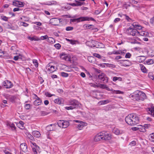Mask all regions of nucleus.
I'll return each mask as SVG.
<instances>
[{"mask_svg": "<svg viewBox=\"0 0 154 154\" xmlns=\"http://www.w3.org/2000/svg\"><path fill=\"white\" fill-rule=\"evenodd\" d=\"M112 135L108 132L103 131L97 134L94 137V140L96 141L100 140H111Z\"/></svg>", "mask_w": 154, "mask_h": 154, "instance_id": "f257e3e1", "label": "nucleus"}, {"mask_svg": "<svg viewBox=\"0 0 154 154\" xmlns=\"http://www.w3.org/2000/svg\"><path fill=\"white\" fill-rule=\"evenodd\" d=\"M127 123L130 125H134L139 122V118L136 115L133 114L128 115L125 118Z\"/></svg>", "mask_w": 154, "mask_h": 154, "instance_id": "f03ea898", "label": "nucleus"}, {"mask_svg": "<svg viewBox=\"0 0 154 154\" xmlns=\"http://www.w3.org/2000/svg\"><path fill=\"white\" fill-rule=\"evenodd\" d=\"M130 96L134 100L140 101H143L146 98V95L143 92L137 91L131 94Z\"/></svg>", "mask_w": 154, "mask_h": 154, "instance_id": "7ed1b4c3", "label": "nucleus"}, {"mask_svg": "<svg viewBox=\"0 0 154 154\" xmlns=\"http://www.w3.org/2000/svg\"><path fill=\"white\" fill-rule=\"evenodd\" d=\"M90 20L95 21V19L93 18L89 17H81L77 19H71L70 21L72 22H79L85 21H89Z\"/></svg>", "mask_w": 154, "mask_h": 154, "instance_id": "20e7f679", "label": "nucleus"}, {"mask_svg": "<svg viewBox=\"0 0 154 154\" xmlns=\"http://www.w3.org/2000/svg\"><path fill=\"white\" fill-rule=\"evenodd\" d=\"M68 105H70L74 108L76 109L79 107V102L75 99H70L68 101Z\"/></svg>", "mask_w": 154, "mask_h": 154, "instance_id": "39448f33", "label": "nucleus"}, {"mask_svg": "<svg viewBox=\"0 0 154 154\" xmlns=\"http://www.w3.org/2000/svg\"><path fill=\"white\" fill-rule=\"evenodd\" d=\"M57 124L60 127L63 128H66L69 125V121L65 120H60L57 122Z\"/></svg>", "mask_w": 154, "mask_h": 154, "instance_id": "423d86ee", "label": "nucleus"}, {"mask_svg": "<svg viewBox=\"0 0 154 154\" xmlns=\"http://www.w3.org/2000/svg\"><path fill=\"white\" fill-rule=\"evenodd\" d=\"M127 32L128 35H131L133 36H137L139 34V32L137 29L130 27L127 30Z\"/></svg>", "mask_w": 154, "mask_h": 154, "instance_id": "0eeeda50", "label": "nucleus"}, {"mask_svg": "<svg viewBox=\"0 0 154 154\" xmlns=\"http://www.w3.org/2000/svg\"><path fill=\"white\" fill-rule=\"evenodd\" d=\"M97 78L100 80L101 82L106 83L108 82V78L106 75L103 73H101L98 75Z\"/></svg>", "mask_w": 154, "mask_h": 154, "instance_id": "6e6552de", "label": "nucleus"}, {"mask_svg": "<svg viewBox=\"0 0 154 154\" xmlns=\"http://www.w3.org/2000/svg\"><path fill=\"white\" fill-rule=\"evenodd\" d=\"M33 94L35 96L34 97L35 100L33 102L34 104L36 106H38L41 104L42 103V100L35 94Z\"/></svg>", "mask_w": 154, "mask_h": 154, "instance_id": "1a4fd4ad", "label": "nucleus"}, {"mask_svg": "<svg viewBox=\"0 0 154 154\" xmlns=\"http://www.w3.org/2000/svg\"><path fill=\"white\" fill-rule=\"evenodd\" d=\"M97 43L98 44L97 42L93 40L89 41L86 42L87 45L91 48L96 47Z\"/></svg>", "mask_w": 154, "mask_h": 154, "instance_id": "9d476101", "label": "nucleus"}, {"mask_svg": "<svg viewBox=\"0 0 154 154\" xmlns=\"http://www.w3.org/2000/svg\"><path fill=\"white\" fill-rule=\"evenodd\" d=\"M59 19L57 18H51L50 20V23L54 26H57L60 23L59 21Z\"/></svg>", "mask_w": 154, "mask_h": 154, "instance_id": "9b49d317", "label": "nucleus"}, {"mask_svg": "<svg viewBox=\"0 0 154 154\" xmlns=\"http://www.w3.org/2000/svg\"><path fill=\"white\" fill-rule=\"evenodd\" d=\"M3 85L6 88H9L12 87L13 85L10 81L5 80L3 82Z\"/></svg>", "mask_w": 154, "mask_h": 154, "instance_id": "f8f14e48", "label": "nucleus"}, {"mask_svg": "<svg viewBox=\"0 0 154 154\" xmlns=\"http://www.w3.org/2000/svg\"><path fill=\"white\" fill-rule=\"evenodd\" d=\"M20 147L23 152H26L27 151V146L25 143H23L21 144L20 145Z\"/></svg>", "mask_w": 154, "mask_h": 154, "instance_id": "ddd939ff", "label": "nucleus"}, {"mask_svg": "<svg viewBox=\"0 0 154 154\" xmlns=\"http://www.w3.org/2000/svg\"><path fill=\"white\" fill-rule=\"evenodd\" d=\"M75 3H70L69 4L70 5L73 6H81L84 5V2H81L77 1H75Z\"/></svg>", "mask_w": 154, "mask_h": 154, "instance_id": "4468645a", "label": "nucleus"}, {"mask_svg": "<svg viewBox=\"0 0 154 154\" xmlns=\"http://www.w3.org/2000/svg\"><path fill=\"white\" fill-rule=\"evenodd\" d=\"M57 4V2L54 0L48 1L43 3V5H55Z\"/></svg>", "mask_w": 154, "mask_h": 154, "instance_id": "2eb2a0df", "label": "nucleus"}, {"mask_svg": "<svg viewBox=\"0 0 154 154\" xmlns=\"http://www.w3.org/2000/svg\"><path fill=\"white\" fill-rule=\"evenodd\" d=\"M64 100L63 99L61 98H58L55 99L54 100V102L57 104H63V103Z\"/></svg>", "mask_w": 154, "mask_h": 154, "instance_id": "dca6fc26", "label": "nucleus"}, {"mask_svg": "<svg viewBox=\"0 0 154 154\" xmlns=\"http://www.w3.org/2000/svg\"><path fill=\"white\" fill-rule=\"evenodd\" d=\"M24 132L25 134L27 135L28 137L29 138L31 141H33L34 140V138L33 136L30 134L27 131L26 129L24 130Z\"/></svg>", "mask_w": 154, "mask_h": 154, "instance_id": "f3484780", "label": "nucleus"}, {"mask_svg": "<svg viewBox=\"0 0 154 154\" xmlns=\"http://www.w3.org/2000/svg\"><path fill=\"white\" fill-rule=\"evenodd\" d=\"M113 132L117 135H119L123 133V131H120L119 129L115 128L113 129Z\"/></svg>", "mask_w": 154, "mask_h": 154, "instance_id": "a211bd4d", "label": "nucleus"}, {"mask_svg": "<svg viewBox=\"0 0 154 154\" xmlns=\"http://www.w3.org/2000/svg\"><path fill=\"white\" fill-rule=\"evenodd\" d=\"M86 125V123L82 122H80L79 124L77 125V128L79 130H81L84 126H85Z\"/></svg>", "mask_w": 154, "mask_h": 154, "instance_id": "6ab92c4d", "label": "nucleus"}, {"mask_svg": "<svg viewBox=\"0 0 154 154\" xmlns=\"http://www.w3.org/2000/svg\"><path fill=\"white\" fill-rule=\"evenodd\" d=\"M32 134L34 137H39L41 135L40 132L37 131H33L32 132Z\"/></svg>", "mask_w": 154, "mask_h": 154, "instance_id": "aec40b11", "label": "nucleus"}, {"mask_svg": "<svg viewBox=\"0 0 154 154\" xmlns=\"http://www.w3.org/2000/svg\"><path fill=\"white\" fill-rule=\"evenodd\" d=\"M146 59V57L144 56H141L137 57V60L140 63L143 62Z\"/></svg>", "mask_w": 154, "mask_h": 154, "instance_id": "412c9836", "label": "nucleus"}, {"mask_svg": "<svg viewBox=\"0 0 154 154\" xmlns=\"http://www.w3.org/2000/svg\"><path fill=\"white\" fill-rule=\"evenodd\" d=\"M85 26V27L86 28H88L89 29H91L92 30L94 29L95 30L97 31L98 30V29L97 28H95L94 29V26L92 25H84V26Z\"/></svg>", "mask_w": 154, "mask_h": 154, "instance_id": "4be33fe9", "label": "nucleus"}, {"mask_svg": "<svg viewBox=\"0 0 154 154\" xmlns=\"http://www.w3.org/2000/svg\"><path fill=\"white\" fill-rule=\"evenodd\" d=\"M63 55H60V58L63 60H65L67 61H71V59L68 56L65 55V57H63Z\"/></svg>", "mask_w": 154, "mask_h": 154, "instance_id": "5701e85b", "label": "nucleus"}, {"mask_svg": "<svg viewBox=\"0 0 154 154\" xmlns=\"http://www.w3.org/2000/svg\"><path fill=\"white\" fill-rule=\"evenodd\" d=\"M140 67L141 68V71L143 73H146L147 72V70L145 66L143 64H140Z\"/></svg>", "mask_w": 154, "mask_h": 154, "instance_id": "b1692460", "label": "nucleus"}, {"mask_svg": "<svg viewBox=\"0 0 154 154\" xmlns=\"http://www.w3.org/2000/svg\"><path fill=\"white\" fill-rule=\"evenodd\" d=\"M27 38L31 41H38L40 40L39 38H38L35 36H34L32 37L30 36H28Z\"/></svg>", "mask_w": 154, "mask_h": 154, "instance_id": "393cba45", "label": "nucleus"}, {"mask_svg": "<svg viewBox=\"0 0 154 154\" xmlns=\"http://www.w3.org/2000/svg\"><path fill=\"white\" fill-rule=\"evenodd\" d=\"M139 131L141 132H145L146 130L144 128L143 125L139 126Z\"/></svg>", "mask_w": 154, "mask_h": 154, "instance_id": "a878e982", "label": "nucleus"}, {"mask_svg": "<svg viewBox=\"0 0 154 154\" xmlns=\"http://www.w3.org/2000/svg\"><path fill=\"white\" fill-rule=\"evenodd\" d=\"M26 60V58L24 55L20 54V63H22L21 61H25Z\"/></svg>", "mask_w": 154, "mask_h": 154, "instance_id": "bb28decb", "label": "nucleus"}, {"mask_svg": "<svg viewBox=\"0 0 154 154\" xmlns=\"http://www.w3.org/2000/svg\"><path fill=\"white\" fill-rule=\"evenodd\" d=\"M12 5L16 7H19L18 6L19 5V1L17 0H14L12 3Z\"/></svg>", "mask_w": 154, "mask_h": 154, "instance_id": "cd10ccee", "label": "nucleus"}, {"mask_svg": "<svg viewBox=\"0 0 154 154\" xmlns=\"http://www.w3.org/2000/svg\"><path fill=\"white\" fill-rule=\"evenodd\" d=\"M47 41L50 43L52 44L54 42V40L53 38L51 37H48L47 38Z\"/></svg>", "mask_w": 154, "mask_h": 154, "instance_id": "c85d7f7f", "label": "nucleus"}, {"mask_svg": "<svg viewBox=\"0 0 154 154\" xmlns=\"http://www.w3.org/2000/svg\"><path fill=\"white\" fill-rule=\"evenodd\" d=\"M53 124H51L47 126L46 127V129L48 131H53V129L51 127L52 126Z\"/></svg>", "mask_w": 154, "mask_h": 154, "instance_id": "c756f323", "label": "nucleus"}, {"mask_svg": "<svg viewBox=\"0 0 154 154\" xmlns=\"http://www.w3.org/2000/svg\"><path fill=\"white\" fill-rule=\"evenodd\" d=\"M148 111L150 112L151 114L154 117V107L148 108Z\"/></svg>", "mask_w": 154, "mask_h": 154, "instance_id": "7c9ffc66", "label": "nucleus"}, {"mask_svg": "<svg viewBox=\"0 0 154 154\" xmlns=\"http://www.w3.org/2000/svg\"><path fill=\"white\" fill-rule=\"evenodd\" d=\"M120 63L122 64V66H129L128 65H127L126 63H125V62L128 61V60H120Z\"/></svg>", "mask_w": 154, "mask_h": 154, "instance_id": "2f4dec72", "label": "nucleus"}, {"mask_svg": "<svg viewBox=\"0 0 154 154\" xmlns=\"http://www.w3.org/2000/svg\"><path fill=\"white\" fill-rule=\"evenodd\" d=\"M146 63L148 64H151L154 63V60L152 59H149L146 61Z\"/></svg>", "mask_w": 154, "mask_h": 154, "instance_id": "473e14b6", "label": "nucleus"}, {"mask_svg": "<svg viewBox=\"0 0 154 154\" xmlns=\"http://www.w3.org/2000/svg\"><path fill=\"white\" fill-rule=\"evenodd\" d=\"M24 124V122L20 121V129L23 130L24 129L25 127L23 126Z\"/></svg>", "mask_w": 154, "mask_h": 154, "instance_id": "72a5a7b5", "label": "nucleus"}, {"mask_svg": "<svg viewBox=\"0 0 154 154\" xmlns=\"http://www.w3.org/2000/svg\"><path fill=\"white\" fill-rule=\"evenodd\" d=\"M98 88H100L103 89L107 88V87L106 85L100 84L98 85Z\"/></svg>", "mask_w": 154, "mask_h": 154, "instance_id": "f704fd0d", "label": "nucleus"}, {"mask_svg": "<svg viewBox=\"0 0 154 154\" xmlns=\"http://www.w3.org/2000/svg\"><path fill=\"white\" fill-rule=\"evenodd\" d=\"M148 76L152 80L154 79V77L152 73L151 72H149L148 73Z\"/></svg>", "mask_w": 154, "mask_h": 154, "instance_id": "c9c22d12", "label": "nucleus"}, {"mask_svg": "<svg viewBox=\"0 0 154 154\" xmlns=\"http://www.w3.org/2000/svg\"><path fill=\"white\" fill-rule=\"evenodd\" d=\"M105 65L107 67H111L112 68H114L116 66L115 65L112 64H109V63H105Z\"/></svg>", "mask_w": 154, "mask_h": 154, "instance_id": "e433bc0d", "label": "nucleus"}, {"mask_svg": "<svg viewBox=\"0 0 154 154\" xmlns=\"http://www.w3.org/2000/svg\"><path fill=\"white\" fill-rule=\"evenodd\" d=\"M33 63L36 67H38V63L37 60H33Z\"/></svg>", "mask_w": 154, "mask_h": 154, "instance_id": "4c0bfd02", "label": "nucleus"}, {"mask_svg": "<svg viewBox=\"0 0 154 154\" xmlns=\"http://www.w3.org/2000/svg\"><path fill=\"white\" fill-rule=\"evenodd\" d=\"M66 40L70 42V43L74 45L75 44L76 41L72 40H70L69 39L66 38Z\"/></svg>", "mask_w": 154, "mask_h": 154, "instance_id": "58836bf2", "label": "nucleus"}, {"mask_svg": "<svg viewBox=\"0 0 154 154\" xmlns=\"http://www.w3.org/2000/svg\"><path fill=\"white\" fill-rule=\"evenodd\" d=\"M109 102V101L108 100H104L101 101L99 102V103H100L101 104H106L108 103Z\"/></svg>", "mask_w": 154, "mask_h": 154, "instance_id": "ea45409f", "label": "nucleus"}, {"mask_svg": "<svg viewBox=\"0 0 154 154\" xmlns=\"http://www.w3.org/2000/svg\"><path fill=\"white\" fill-rule=\"evenodd\" d=\"M9 98L11 101L13 102L16 99V97L14 96H10Z\"/></svg>", "mask_w": 154, "mask_h": 154, "instance_id": "a19ab883", "label": "nucleus"}, {"mask_svg": "<svg viewBox=\"0 0 154 154\" xmlns=\"http://www.w3.org/2000/svg\"><path fill=\"white\" fill-rule=\"evenodd\" d=\"M61 75L62 76L65 77H67L69 75L67 73L63 72H61Z\"/></svg>", "mask_w": 154, "mask_h": 154, "instance_id": "79ce46f5", "label": "nucleus"}, {"mask_svg": "<svg viewBox=\"0 0 154 154\" xmlns=\"http://www.w3.org/2000/svg\"><path fill=\"white\" fill-rule=\"evenodd\" d=\"M20 25L21 26H23L25 27H27L29 25V24L23 22H20Z\"/></svg>", "mask_w": 154, "mask_h": 154, "instance_id": "37998d69", "label": "nucleus"}, {"mask_svg": "<svg viewBox=\"0 0 154 154\" xmlns=\"http://www.w3.org/2000/svg\"><path fill=\"white\" fill-rule=\"evenodd\" d=\"M93 55L96 57L98 58L99 59H101L102 58V56L99 54L97 53H94L93 54Z\"/></svg>", "mask_w": 154, "mask_h": 154, "instance_id": "c03bdc74", "label": "nucleus"}, {"mask_svg": "<svg viewBox=\"0 0 154 154\" xmlns=\"http://www.w3.org/2000/svg\"><path fill=\"white\" fill-rule=\"evenodd\" d=\"M143 126L145 130L146 129L150 128L151 127V126L150 124H145Z\"/></svg>", "mask_w": 154, "mask_h": 154, "instance_id": "a18cd8bd", "label": "nucleus"}, {"mask_svg": "<svg viewBox=\"0 0 154 154\" xmlns=\"http://www.w3.org/2000/svg\"><path fill=\"white\" fill-rule=\"evenodd\" d=\"M123 15L125 17V19L128 22H130L131 20V19L129 17V16H128L126 14H124Z\"/></svg>", "mask_w": 154, "mask_h": 154, "instance_id": "49530a36", "label": "nucleus"}, {"mask_svg": "<svg viewBox=\"0 0 154 154\" xmlns=\"http://www.w3.org/2000/svg\"><path fill=\"white\" fill-rule=\"evenodd\" d=\"M88 59L89 62L92 63L93 60H94V57L92 56L89 57Z\"/></svg>", "mask_w": 154, "mask_h": 154, "instance_id": "de8ad7c7", "label": "nucleus"}, {"mask_svg": "<svg viewBox=\"0 0 154 154\" xmlns=\"http://www.w3.org/2000/svg\"><path fill=\"white\" fill-rule=\"evenodd\" d=\"M40 114L42 116H45L47 115L48 113L45 111H41Z\"/></svg>", "mask_w": 154, "mask_h": 154, "instance_id": "09e8293b", "label": "nucleus"}, {"mask_svg": "<svg viewBox=\"0 0 154 154\" xmlns=\"http://www.w3.org/2000/svg\"><path fill=\"white\" fill-rule=\"evenodd\" d=\"M48 38V36L47 35H45V36H42L40 37V39L41 40H44L45 39H46Z\"/></svg>", "mask_w": 154, "mask_h": 154, "instance_id": "8fccbe9b", "label": "nucleus"}, {"mask_svg": "<svg viewBox=\"0 0 154 154\" xmlns=\"http://www.w3.org/2000/svg\"><path fill=\"white\" fill-rule=\"evenodd\" d=\"M54 46L55 48L58 49H60L61 47V45L59 43L56 44Z\"/></svg>", "mask_w": 154, "mask_h": 154, "instance_id": "3c124183", "label": "nucleus"}, {"mask_svg": "<svg viewBox=\"0 0 154 154\" xmlns=\"http://www.w3.org/2000/svg\"><path fill=\"white\" fill-rule=\"evenodd\" d=\"M111 54H120L121 53H120V51H114L111 52L110 53Z\"/></svg>", "mask_w": 154, "mask_h": 154, "instance_id": "603ef678", "label": "nucleus"}, {"mask_svg": "<svg viewBox=\"0 0 154 154\" xmlns=\"http://www.w3.org/2000/svg\"><path fill=\"white\" fill-rule=\"evenodd\" d=\"M73 27L71 26H68L66 28V31H71L73 29Z\"/></svg>", "mask_w": 154, "mask_h": 154, "instance_id": "864d4df0", "label": "nucleus"}, {"mask_svg": "<svg viewBox=\"0 0 154 154\" xmlns=\"http://www.w3.org/2000/svg\"><path fill=\"white\" fill-rule=\"evenodd\" d=\"M65 109L67 110H72L73 109H75L74 107H72V106H66L65 107Z\"/></svg>", "mask_w": 154, "mask_h": 154, "instance_id": "5fc2aeb1", "label": "nucleus"}, {"mask_svg": "<svg viewBox=\"0 0 154 154\" xmlns=\"http://www.w3.org/2000/svg\"><path fill=\"white\" fill-rule=\"evenodd\" d=\"M30 105L29 104H26L25 106V108L26 109H28L30 108Z\"/></svg>", "mask_w": 154, "mask_h": 154, "instance_id": "6e6d98bb", "label": "nucleus"}, {"mask_svg": "<svg viewBox=\"0 0 154 154\" xmlns=\"http://www.w3.org/2000/svg\"><path fill=\"white\" fill-rule=\"evenodd\" d=\"M51 71H50V72H52L55 70L56 67L55 66H51Z\"/></svg>", "mask_w": 154, "mask_h": 154, "instance_id": "4d7b16f0", "label": "nucleus"}, {"mask_svg": "<svg viewBox=\"0 0 154 154\" xmlns=\"http://www.w3.org/2000/svg\"><path fill=\"white\" fill-rule=\"evenodd\" d=\"M10 127L12 128V129L13 130H15L16 128L15 126L13 123H12L10 125Z\"/></svg>", "mask_w": 154, "mask_h": 154, "instance_id": "13d9d810", "label": "nucleus"}, {"mask_svg": "<svg viewBox=\"0 0 154 154\" xmlns=\"http://www.w3.org/2000/svg\"><path fill=\"white\" fill-rule=\"evenodd\" d=\"M2 19L5 21H7L8 20V17L5 16H1Z\"/></svg>", "mask_w": 154, "mask_h": 154, "instance_id": "bf43d9fd", "label": "nucleus"}, {"mask_svg": "<svg viewBox=\"0 0 154 154\" xmlns=\"http://www.w3.org/2000/svg\"><path fill=\"white\" fill-rule=\"evenodd\" d=\"M131 56V54L129 53H127L125 55V57L126 58H130Z\"/></svg>", "mask_w": 154, "mask_h": 154, "instance_id": "052dcab7", "label": "nucleus"}, {"mask_svg": "<svg viewBox=\"0 0 154 154\" xmlns=\"http://www.w3.org/2000/svg\"><path fill=\"white\" fill-rule=\"evenodd\" d=\"M90 85L91 86H92L94 88H98V85H96L94 83H91L90 84Z\"/></svg>", "mask_w": 154, "mask_h": 154, "instance_id": "680f3d73", "label": "nucleus"}, {"mask_svg": "<svg viewBox=\"0 0 154 154\" xmlns=\"http://www.w3.org/2000/svg\"><path fill=\"white\" fill-rule=\"evenodd\" d=\"M51 66L49 64H48L47 65V67H48V72H49L50 73H51V72H50V71H51Z\"/></svg>", "mask_w": 154, "mask_h": 154, "instance_id": "e2e57ef3", "label": "nucleus"}, {"mask_svg": "<svg viewBox=\"0 0 154 154\" xmlns=\"http://www.w3.org/2000/svg\"><path fill=\"white\" fill-rule=\"evenodd\" d=\"M33 23L38 26H41L42 25V23L39 22H33Z\"/></svg>", "mask_w": 154, "mask_h": 154, "instance_id": "0e129e2a", "label": "nucleus"}, {"mask_svg": "<svg viewBox=\"0 0 154 154\" xmlns=\"http://www.w3.org/2000/svg\"><path fill=\"white\" fill-rule=\"evenodd\" d=\"M113 91H114L115 93L116 94H120L123 93V92L122 91L119 90L115 91L113 90Z\"/></svg>", "mask_w": 154, "mask_h": 154, "instance_id": "69168bd1", "label": "nucleus"}, {"mask_svg": "<svg viewBox=\"0 0 154 154\" xmlns=\"http://www.w3.org/2000/svg\"><path fill=\"white\" fill-rule=\"evenodd\" d=\"M131 129L133 131H139V126L137 127H133L131 128Z\"/></svg>", "mask_w": 154, "mask_h": 154, "instance_id": "338daca9", "label": "nucleus"}, {"mask_svg": "<svg viewBox=\"0 0 154 154\" xmlns=\"http://www.w3.org/2000/svg\"><path fill=\"white\" fill-rule=\"evenodd\" d=\"M150 23L154 25V17L150 19Z\"/></svg>", "mask_w": 154, "mask_h": 154, "instance_id": "774afa93", "label": "nucleus"}]
</instances>
